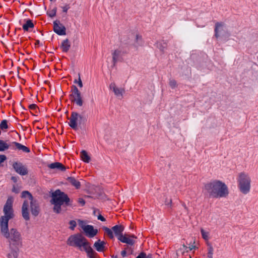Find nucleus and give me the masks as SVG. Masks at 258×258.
Masks as SVG:
<instances>
[{"instance_id": "nucleus-1", "label": "nucleus", "mask_w": 258, "mask_h": 258, "mask_svg": "<svg viewBox=\"0 0 258 258\" xmlns=\"http://www.w3.org/2000/svg\"><path fill=\"white\" fill-rule=\"evenodd\" d=\"M14 198L9 197L3 208L4 215L0 217V231L1 235L6 238L9 246H22V238L20 233L16 228H8V222L14 216L13 204Z\"/></svg>"}, {"instance_id": "nucleus-2", "label": "nucleus", "mask_w": 258, "mask_h": 258, "mask_svg": "<svg viewBox=\"0 0 258 258\" xmlns=\"http://www.w3.org/2000/svg\"><path fill=\"white\" fill-rule=\"evenodd\" d=\"M21 198L23 200L22 206V215L26 221L30 220V212L34 217L38 215L40 212L39 206L37 201L28 191H23L21 194Z\"/></svg>"}, {"instance_id": "nucleus-3", "label": "nucleus", "mask_w": 258, "mask_h": 258, "mask_svg": "<svg viewBox=\"0 0 258 258\" xmlns=\"http://www.w3.org/2000/svg\"><path fill=\"white\" fill-rule=\"evenodd\" d=\"M204 190L213 198L226 197L229 194L227 185L220 180H212L205 184Z\"/></svg>"}, {"instance_id": "nucleus-4", "label": "nucleus", "mask_w": 258, "mask_h": 258, "mask_svg": "<svg viewBox=\"0 0 258 258\" xmlns=\"http://www.w3.org/2000/svg\"><path fill=\"white\" fill-rule=\"evenodd\" d=\"M68 245L77 247L80 250H84L89 258H95L96 253L93 250L88 240L81 234H77L70 236L67 240Z\"/></svg>"}, {"instance_id": "nucleus-5", "label": "nucleus", "mask_w": 258, "mask_h": 258, "mask_svg": "<svg viewBox=\"0 0 258 258\" xmlns=\"http://www.w3.org/2000/svg\"><path fill=\"white\" fill-rule=\"evenodd\" d=\"M51 203L53 205V210L56 213H59L61 211V206H71V201L68 196L60 190H56L52 193Z\"/></svg>"}, {"instance_id": "nucleus-6", "label": "nucleus", "mask_w": 258, "mask_h": 258, "mask_svg": "<svg viewBox=\"0 0 258 258\" xmlns=\"http://www.w3.org/2000/svg\"><path fill=\"white\" fill-rule=\"evenodd\" d=\"M237 182L239 191L243 195L248 194L251 189V179L249 174L245 171L238 173Z\"/></svg>"}, {"instance_id": "nucleus-7", "label": "nucleus", "mask_w": 258, "mask_h": 258, "mask_svg": "<svg viewBox=\"0 0 258 258\" xmlns=\"http://www.w3.org/2000/svg\"><path fill=\"white\" fill-rule=\"evenodd\" d=\"M126 38L129 41L131 48L134 50H137L143 46L142 36L136 31H129L126 34Z\"/></svg>"}, {"instance_id": "nucleus-8", "label": "nucleus", "mask_w": 258, "mask_h": 258, "mask_svg": "<svg viewBox=\"0 0 258 258\" xmlns=\"http://www.w3.org/2000/svg\"><path fill=\"white\" fill-rule=\"evenodd\" d=\"M86 121L85 117L77 112H73L70 118L69 125L74 130H77L78 125Z\"/></svg>"}, {"instance_id": "nucleus-9", "label": "nucleus", "mask_w": 258, "mask_h": 258, "mask_svg": "<svg viewBox=\"0 0 258 258\" xmlns=\"http://www.w3.org/2000/svg\"><path fill=\"white\" fill-rule=\"evenodd\" d=\"M79 226L83 230L86 235L89 237H93L98 233V230L94 229L92 225H87L85 222L79 220Z\"/></svg>"}, {"instance_id": "nucleus-10", "label": "nucleus", "mask_w": 258, "mask_h": 258, "mask_svg": "<svg viewBox=\"0 0 258 258\" xmlns=\"http://www.w3.org/2000/svg\"><path fill=\"white\" fill-rule=\"evenodd\" d=\"M110 89L113 92L117 98L121 99L123 98L125 93V90L123 88L119 87L115 83H111L110 85Z\"/></svg>"}, {"instance_id": "nucleus-11", "label": "nucleus", "mask_w": 258, "mask_h": 258, "mask_svg": "<svg viewBox=\"0 0 258 258\" xmlns=\"http://www.w3.org/2000/svg\"><path fill=\"white\" fill-rule=\"evenodd\" d=\"M12 166L15 171L20 175H25L28 173L26 167L21 162H14Z\"/></svg>"}, {"instance_id": "nucleus-12", "label": "nucleus", "mask_w": 258, "mask_h": 258, "mask_svg": "<svg viewBox=\"0 0 258 258\" xmlns=\"http://www.w3.org/2000/svg\"><path fill=\"white\" fill-rule=\"evenodd\" d=\"M53 30L59 35H66V28L58 21H55L53 22Z\"/></svg>"}, {"instance_id": "nucleus-13", "label": "nucleus", "mask_w": 258, "mask_h": 258, "mask_svg": "<svg viewBox=\"0 0 258 258\" xmlns=\"http://www.w3.org/2000/svg\"><path fill=\"white\" fill-rule=\"evenodd\" d=\"M136 238L134 235H128L125 234L123 236H120L119 237H118V239L123 243L132 245L135 243L134 238Z\"/></svg>"}, {"instance_id": "nucleus-14", "label": "nucleus", "mask_w": 258, "mask_h": 258, "mask_svg": "<svg viewBox=\"0 0 258 258\" xmlns=\"http://www.w3.org/2000/svg\"><path fill=\"white\" fill-rule=\"evenodd\" d=\"M21 246H9L10 250L8 254V258H18L19 248Z\"/></svg>"}, {"instance_id": "nucleus-15", "label": "nucleus", "mask_w": 258, "mask_h": 258, "mask_svg": "<svg viewBox=\"0 0 258 258\" xmlns=\"http://www.w3.org/2000/svg\"><path fill=\"white\" fill-rule=\"evenodd\" d=\"M112 230L117 238L120 236H123L122 233L124 230V227L122 225H115L112 228Z\"/></svg>"}, {"instance_id": "nucleus-16", "label": "nucleus", "mask_w": 258, "mask_h": 258, "mask_svg": "<svg viewBox=\"0 0 258 258\" xmlns=\"http://www.w3.org/2000/svg\"><path fill=\"white\" fill-rule=\"evenodd\" d=\"M105 244L104 241L98 240L94 243V247L98 251H103L104 249Z\"/></svg>"}, {"instance_id": "nucleus-17", "label": "nucleus", "mask_w": 258, "mask_h": 258, "mask_svg": "<svg viewBox=\"0 0 258 258\" xmlns=\"http://www.w3.org/2000/svg\"><path fill=\"white\" fill-rule=\"evenodd\" d=\"M48 167L51 169H56L61 171H64L66 169V167L59 162L51 163L48 165Z\"/></svg>"}, {"instance_id": "nucleus-18", "label": "nucleus", "mask_w": 258, "mask_h": 258, "mask_svg": "<svg viewBox=\"0 0 258 258\" xmlns=\"http://www.w3.org/2000/svg\"><path fill=\"white\" fill-rule=\"evenodd\" d=\"M68 181L70 184L75 186L76 188L78 189L80 187V182L74 177H69L68 178Z\"/></svg>"}, {"instance_id": "nucleus-19", "label": "nucleus", "mask_w": 258, "mask_h": 258, "mask_svg": "<svg viewBox=\"0 0 258 258\" xmlns=\"http://www.w3.org/2000/svg\"><path fill=\"white\" fill-rule=\"evenodd\" d=\"M162 200L165 206L168 208H171L172 206V200L171 198L166 195H163Z\"/></svg>"}, {"instance_id": "nucleus-20", "label": "nucleus", "mask_w": 258, "mask_h": 258, "mask_svg": "<svg viewBox=\"0 0 258 258\" xmlns=\"http://www.w3.org/2000/svg\"><path fill=\"white\" fill-rule=\"evenodd\" d=\"M81 159L86 163H89L91 160L90 156L85 150H82L80 153Z\"/></svg>"}, {"instance_id": "nucleus-21", "label": "nucleus", "mask_w": 258, "mask_h": 258, "mask_svg": "<svg viewBox=\"0 0 258 258\" xmlns=\"http://www.w3.org/2000/svg\"><path fill=\"white\" fill-rule=\"evenodd\" d=\"M13 144L16 146V148L19 150H21L25 153H29L30 152V150L27 147L17 142H13Z\"/></svg>"}, {"instance_id": "nucleus-22", "label": "nucleus", "mask_w": 258, "mask_h": 258, "mask_svg": "<svg viewBox=\"0 0 258 258\" xmlns=\"http://www.w3.org/2000/svg\"><path fill=\"white\" fill-rule=\"evenodd\" d=\"M70 43L68 39L64 40L61 43V48L63 51L67 52L70 48Z\"/></svg>"}, {"instance_id": "nucleus-23", "label": "nucleus", "mask_w": 258, "mask_h": 258, "mask_svg": "<svg viewBox=\"0 0 258 258\" xmlns=\"http://www.w3.org/2000/svg\"><path fill=\"white\" fill-rule=\"evenodd\" d=\"M73 101L75 102L78 105L81 106L83 105V101L81 94L72 95Z\"/></svg>"}, {"instance_id": "nucleus-24", "label": "nucleus", "mask_w": 258, "mask_h": 258, "mask_svg": "<svg viewBox=\"0 0 258 258\" xmlns=\"http://www.w3.org/2000/svg\"><path fill=\"white\" fill-rule=\"evenodd\" d=\"M34 27V24L30 20H28L26 21V23L24 24L23 26V28L25 31H28L30 28H32Z\"/></svg>"}, {"instance_id": "nucleus-25", "label": "nucleus", "mask_w": 258, "mask_h": 258, "mask_svg": "<svg viewBox=\"0 0 258 258\" xmlns=\"http://www.w3.org/2000/svg\"><path fill=\"white\" fill-rule=\"evenodd\" d=\"M226 28L224 27L222 25H219L216 26L215 29V36L216 37H218L220 35L221 31L225 30Z\"/></svg>"}, {"instance_id": "nucleus-26", "label": "nucleus", "mask_w": 258, "mask_h": 258, "mask_svg": "<svg viewBox=\"0 0 258 258\" xmlns=\"http://www.w3.org/2000/svg\"><path fill=\"white\" fill-rule=\"evenodd\" d=\"M214 248L211 244H208V257L213 258Z\"/></svg>"}, {"instance_id": "nucleus-27", "label": "nucleus", "mask_w": 258, "mask_h": 258, "mask_svg": "<svg viewBox=\"0 0 258 258\" xmlns=\"http://www.w3.org/2000/svg\"><path fill=\"white\" fill-rule=\"evenodd\" d=\"M9 148V145L5 142L0 140V151H4Z\"/></svg>"}, {"instance_id": "nucleus-28", "label": "nucleus", "mask_w": 258, "mask_h": 258, "mask_svg": "<svg viewBox=\"0 0 258 258\" xmlns=\"http://www.w3.org/2000/svg\"><path fill=\"white\" fill-rule=\"evenodd\" d=\"M103 229L104 230L105 233L108 235V236H109L110 238H113L114 235L112 230L110 229L109 228L106 227H103Z\"/></svg>"}, {"instance_id": "nucleus-29", "label": "nucleus", "mask_w": 258, "mask_h": 258, "mask_svg": "<svg viewBox=\"0 0 258 258\" xmlns=\"http://www.w3.org/2000/svg\"><path fill=\"white\" fill-rule=\"evenodd\" d=\"M57 9L56 7H54L52 9H50L47 12L48 15L50 17H53L56 15Z\"/></svg>"}, {"instance_id": "nucleus-30", "label": "nucleus", "mask_w": 258, "mask_h": 258, "mask_svg": "<svg viewBox=\"0 0 258 258\" xmlns=\"http://www.w3.org/2000/svg\"><path fill=\"white\" fill-rule=\"evenodd\" d=\"M201 233H202V235L203 238L205 240H208L209 239V233L208 232H207V231H206L203 229H201Z\"/></svg>"}, {"instance_id": "nucleus-31", "label": "nucleus", "mask_w": 258, "mask_h": 258, "mask_svg": "<svg viewBox=\"0 0 258 258\" xmlns=\"http://www.w3.org/2000/svg\"><path fill=\"white\" fill-rule=\"evenodd\" d=\"M120 54V51L118 50H115L112 53V58L114 61H116L118 56Z\"/></svg>"}, {"instance_id": "nucleus-32", "label": "nucleus", "mask_w": 258, "mask_h": 258, "mask_svg": "<svg viewBox=\"0 0 258 258\" xmlns=\"http://www.w3.org/2000/svg\"><path fill=\"white\" fill-rule=\"evenodd\" d=\"M1 129H6L8 128L7 121L6 120H3L0 125Z\"/></svg>"}, {"instance_id": "nucleus-33", "label": "nucleus", "mask_w": 258, "mask_h": 258, "mask_svg": "<svg viewBox=\"0 0 258 258\" xmlns=\"http://www.w3.org/2000/svg\"><path fill=\"white\" fill-rule=\"evenodd\" d=\"M169 85L171 88H175L177 87L176 82L174 80H170L169 81Z\"/></svg>"}, {"instance_id": "nucleus-34", "label": "nucleus", "mask_w": 258, "mask_h": 258, "mask_svg": "<svg viewBox=\"0 0 258 258\" xmlns=\"http://www.w3.org/2000/svg\"><path fill=\"white\" fill-rule=\"evenodd\" d=\"M70 228L72 230H74L75 227L76 226V222L74 220H72L70 222Z\"/></svg>"}, {"instance_id": "nucleus-35", "label": "nucleus", "mask_w": 258, "mask_h": 258, "mask_svg": "<svg viewBox=\"0 0 258 258\" xmlns=\"http://www.w3.org/2000/svg\"><path fill=\"white\" fill-rule=\"evenodd\" d=\"M78 94H81V93L80 92L78 88L76 86H74L73 93L72 95H75Z\"/></svg>"}, {"instance_id": "nucleus-36", "label": "nucleus", "mask_w": 258, "mask_h": 258, "mask_svg": "<svg viewBox=\"0 0 258 258\" xmlns=\"http://www.w3.org/2000/svg\"><path fill=\"white\" fill-rule=\"evenodd\" d=\"M20 190V187L18 186H14L13 187V189H12V191L16 194L19 193Z\"/></svg>"}, {"instance_id": "nucleus-37", "label": "nucleus", "mask_w": 258, "mask_h": 258, "mask_svg": "<svg viewBox=\"0 0 258 258\" xmlns=\"http://www.w3.org/2000/svg\"><path fill=\"white\" fill-rule=\"evenodd\" d=\"M7 159V157L4 155H0V164L4 162Z\"/></svg>"}, {"instance_id": "nucleus-38", "label": "nucleus", "mask_w": 258, "mask_h": 258, "mask_svg": "<svg viewBox=\"0 0 258 258\" xmlns=\"http://www.w3.org/2000/svg\"><path fill=\"white\" fill-rule=\"evenodd\" d=\"M75 83H78V85L82 88L83 87V83L81 81L80 77L79 78L78 81L75 80L74 82Z\"/></svg>"}, {"instance_id": "nucleus-39", "label": "nucleus", "mask_w": 258, "mask_h": 258, "mask_svg": "<svg viewBox=\"0 0 258 258\" xmlns=\"http://www.w3.org/2000/svg\"><path fill=\"white\" fill-rule=\"evenodd\" d=\"M61 8H62L63 12L64 13H67L68 10L70 9V7L68 5H66L62 7Z\"/></svg>"}, {"instance_id": "nucleus-40", "label": "nucleus", "mask_w": 258, "mask_h": 258, "mask_svg": "<svg viewBox=\"0 0 258 258\" xmlns=\"http://www.w3.org/2000/svg\"><path fill=\"white\" fill-rule=\"evenodd\" d=\"M187 248L188 247L185 245H183L182 247L180 248V250L182 252V253H184L185 251H187Z\"/></svg>"}, {"instance_id": "nucleus-41", "label": "nucleus", "mask_w": 258, "mask_h": 258, "mask_svg": "<svg viewBox=\"0 0 258 258\" xmlns=\"http://www.w3.org/2000/svg\"><path fill=\"white\" fill-rule=\"evenodd\" d=\"M146 254L144 252L141 253L136 258H146Z\"/></svg>"}, {"instance_id": "nucleus-42", "label": "nucleus", "mask_w": 258, "mask_h": 258, "mask_svg": "<svg viewBox=\"0 0 258 258\" xmlns=\"http://www.w3.org/2000/svg\"><path fill=\"white\" fill-rule=\"evenodd\" d=\"M78 202L82 205V206H84L85 204V201L82 199V198H80L79 199V200H78Z\"/></svg>"}, {"instance_id": "nucleus-43", "label": "nucleus", "mask_w": 258, "mask_h": 258, "mask_svg": "<svg viewBox=\"0 0 258 258\" xmlns=\"http://www.w3.org/2000/svg\"><path fill=\"white\" fill-rule=\"evenodd\" d=\"M98 219L102 221H105V219L101 215H99L98 216Z\"/></svg>"}, {"instance_id": "nucleus-44", "label": "nucleus", "mask_w": 258, "mask_h": 258, "mask_svg": "<svg viewBox=\"0 0 258 258\" xmlns=\"http://www.w3.org/2000/svg\"><path fill=\"white\" fill-rule=\"evenodd\" d=\"M29 108L31 109H34L36 108V105L35 104H31L30 106H29Z\"/></svg>"}, {"instance_id": "nucleus-45", "label": "nucleus", "mask_w": 258, "mask_h": 258, "mask_svg": "<svg viewBox=\"0 0 258 258\" xmlns=\"http://www.w3.org/2000/svg\"><path fill=\"white\" fill-rule=\"evenodd\" d=\"M126 251L125 250H123L121 252V254L123 257H125L126 256Z\"/></svg>"}, {"instance_id": "nucleus-46", "label": "nucleus", "mask_w": 258, "mask_h": 258, "mask_svg": "<svg viewBox=\"0 0 258 258\" xmlns=\"http://www.w3.org/2000/svg\"><path fill=\"white\" fill-rule=\"evenodd\" d=\"M12 180L14 182H16L17 181V179L16 177H12Z\"/></svg>"}, {"instance_id": "nucleus-47", "label": "nucleus", "mask_w": 258, "mask_h": 258, "mask_svg": "<svg viewBox=\"0 0 258 258\" xmlns=\"http://www.w3.org/2000/svg\"><path fill=\"white\" fill-rule=\"evenodd\" d=\"M188 248H189V249L191 250H192V249H193L195 248H196V246H194V245H191V246H189Z\"/></svg>"}, {"instance_id": "nucleus-48", "label": "nucleus", "mask_w": 258, "mask_h": 258, "mask_svg": "<svg viewBox=\"0 0 258 258\" xmlns=\"http://www.w3.org/2000/svg\"><path fill=\"white\" fill-rule=\"evenodd\" d=\"M146 258H152L151 255H148Z\"/></svg>"}, {"instance_id": "nucleus-49", "label": "nucleus", "mask_w": 258, "mask_h": 258, "mask_svg": "<svg viewBox=\"0 0 258 258\" xmlns=\"http://www.w3.org/2000/svg\"><path fill=\"white\" fill-rule=\"evenodd\" d=\"M112 258H117V256H112Z\"/></svg>"}, {"instance_id": "nucleus-50", "label": "nucleus", "mask_w": 258, "mask_h": 258, "mask_svg": "<svg viewBox=\"0 0 258 258\" xmlns=\"http://www.w3.org/2000/svg\"><path fill=\"white\" fill-rule=\"evenodd\" d=\"M39 40H37V41H36V43H37V44H39Z\"/></svg>"}, {"instance_id": "nucleus-51", "label": "nucleus", "mask_w": 258, "mask_h": 258, "mask_svg": "<svg viewBox=\"0 0 258 258\" xmlns=\"http://www.w3.org/2000/svg\"><path fill=\"white\" fill-rule=\"evenodd\" d=\"M257 132L258 133V126L257 127Z\"/></svg>"}]
</instances>
